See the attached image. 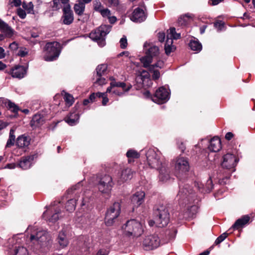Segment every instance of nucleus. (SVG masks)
Segmentation results:
<instances>
[{
	"instance_id": "412c9836",
	"label": "nucleus",
	"mask_w": 255,
	"mask_h": 255,
	"mask_svg": "<svg viewBox=\"0 0 255 255\" xmlns=\"http://www.w3.org/2000/svg\"><path fill=\"white\" fill-rule=\"evenodd\" d=\"M4 103L7 109L12 112L15 116L19 111V107L15 103L7 99L0 98V104Z\"/></svg>"
},
{
	"instance_id": "9d476101",
	"label": "nucleus",
	"mask_w": 255,
	"mask_h": 255,
	"mask_svg": "<svg viewBox=\"0 0 255 255\" xmlns=\"http://www.w3.org/2000/svg\"><path fill=\"white\" fill-rule=\"evenodd\" d=\"M121 213V205L115 202L107 210L105 216V223L107 226H111L114 220L117 219Z\"/></svg>"
},
{
	"instance_id": "4d7b16f0",
	"label": "nucleus",
	"mask_w": 255,
	"mask_h": 255,
	"mask_svg": "<svg viewBox=\"0 0 255 255\" xmlns=\"http://www.w3.org/2000/svg\"><path fill=\"white\" fill-rule=\"evenodd\" d=\"M110 80L111 81L110 83V86L107 88V92H110L112 88H116V86H112V84L115 83H118L116 81V79L114 77L112 76L110 77Z\"/></svg>"
},
{
	"instance_id": "1a4fd4ad",
	"label": "nucleus",
	"mask_w": 255,
	"mask_h": 255,
	"mask_svg": "<svg viewBox=\"0 0 255 255\" xmlns=\"http://www.w3.org/2000/svg\"><path fill=\"white\" fill-rule=\"evenodd\" d=\"M114 185L112 177L109 175H105L100 178L98 187L100 192L109 197Z\"/></svg>"
},
{
	"instance_id": "c85d7f7f",
	"label": "nucleus",
	"mask_w": 255,
	"mask_h": 255,
	"mask_svg": "<svg viewBox=\"0 0 255 255\" xmlns=\"http://www.w3.org/2000/svg\"><path fill=\"white\" fill-rule=\"evenodd\" d=\"M112 86H116L117 88H122V92H124V95L128 92L132 88V85L129 83H125L124 82H118V83H114L112 84Z\"/></svg>"
},
{
	"instance_id": "09e8293b",
	"label": "nucleus",
	"mask_w": 255,
	"mask_h": 255,
	"mask_svg": "<svg viewBox=\"0 0 255 255\" xmlns=\"http://www.w3.org/2000/svg\"><path fill=\"white\" fill-rule=\"evenodd\" d=\"M93 6L94 10L99 12L104 8L101 2L98 0L94 1Z\"/></svg>"
},
{
	"instance_id": "864d4df0",
	"label": "nucleus",
	"mask_w": 255,
	"mask_h": 255,
	"mask_svg": "<svg viewBox=\"0 0 255 255\" xmlns=\"http://www.w3.org/2000/svg\"><path fill=\"white\" fill-rule=\"evenodd\" d=\"M41 121V118L40 115H35L33 117L31 122V123H33V124L35 126H37V125L40 124Z\"/></svg>"
},
{
	"instance_id": "f704fd0d",
	"label": "nucleus",
	"mask_w": 255,
	"mask_h": 255,
	"mask_svg": "<svg viewBox=\"0 0 255 255\" xmlns=\"http://www.w3.org/2000/svg\"><path fill=\"white\" fill-rule=\"evenodd\" d=\"M126 155L128 158V162L130 163L132 161V159L138 158L139 157V153L134 149H129Z\"/></svg>"
},
{
	"instance_id": "a18cd8bd",
	"label": "nucleus",
	"mask_w": 255,
	"mask_h": 255,
	"mask_svg": "<svg viewBox=\"0 0 255 255\" xmlns=\"http://www.w3.org/2000/svg\"><path fill=\"white\" fill-rule=\"evenodd\" d=\"M57 241L61 247L62 248L64 247V231L63 229L61 230L58 234Z\"/></svg>"
},
{
	"instance_id": "f257e3e1",
	"label": "nucleus",
	"mask_w": 255,
	"mask_h": 255,
	"mask_svg": "<svg viewBox=\"0 0 255 255\" xmlns=\"http://www.w3.org/2000/svg\"><path fill=\"white\" fill-rule=\"evenodd\" d=\"M146 157L148 166L159 171V179L160 181L166 182L170 178V169L168 162L153 149H149L146 151Z\"/></svg>"
},
{
	"instance_id": "0e129e2a",
	"label": "nucleus",
	"mask_w": 255,
	"mask_h": 255,
	"mask_svg": "<svg viewBox=\"0 0 255 255\" xmlns=\"http://www.w3.org/2000/svg\"><path fill=\"white\" fill-rule=\"evenodd\" d=\"M9 48L13 51L16 50L18 49V44L15 42L11 43L9 46Z\"/></svg>"
},
{
	"instance_id": "6e6552de",
	"label": "nucleus",
	"mask_w": 255,
	"mask_h": 255,
	"mask_svg": "<svg viewBox=\"0 0 255 255\" xmlns=\"http://www.w3.org/2000/svg\"><path fill=\"white\" fill-rule=\"evenodd\" d=\"M61 51V46L58 42L47 43L43 50V59L46 61L56 60Z\"/></svg>"
},
{
	"instance_id": "473e14b6",
	"label": "nucleus",
	"mask_w": 255,
	"mask_h": 255,
	"mask_svg": "<svg viewBox=\"0 0 255 255\" xmlns=\"http://www.w3.org/2000/svg\"><path fill=\"white\" fill-rule=\"evenodd\" d=\"M75 102L73 96L68 93L65 92V108L71 107Z\"/></svg>"
},
{
	"instance_id": "e433bc0d",
	"label": "nucleus",
	"mask_w": 255,
	"mask_h": 255,
	"mask_svg": "<svg viewBox=\"0 0 255 255\" xmlns=\"http://www.w3.org/2000/svg\"><path fill=\"white\" fill-rule=\"evenodd\" d=\"M146 54L152 57L156 56L159 54V48L156 46H151L148 49Z\"/></svg>"
},
{
	"instance_id": "dca6fc26",
	"label": "nucleus",
	"mask_w": 255,
	"mask_h": 255,
	"mask_svg": "<svg viewBox=\"0 0 255 255\" xmlns=\"http://www.w3.org/2000/svg\"><path fill=\"white\" fill-rule=\"evenodd\" d=\"M133 172L128 168H126L119 173L117 177L118 184L121 185L125 182L130 180L132 177Z\"/></svg>"
},
{
	"instance_id": "72a5a7b5",
	"label": "nucleus",
	"mask_w": 255,
	"mask_h": 255,
	"mask_svg": "<svg viewBox=\"0 0 255 255\" xmlns=\"http://www.w3.org/2000/svg\"><path fill=\"white\" fill-rule=\"evenodd\" d=\"M77 199L73 198L69 200L65 206V208L69 212H73L75 210L76 208Z\"/></svg>"
},
{
	"instance_id": "7c9ffc66",
	"label": "nucleus",
	"mask_w": 255,
	"mask_h": 255,
	"mask_svg": "<svg viewBox=\"0 0 255 255\" xmlns=\"http://www.w3.org/2000/svg\"><path fill=\"white\" fill-rule=\"evenodd\" d=\"M82 186V182H79L77 184L72 186L70 189H69L67 190L68 194H75V195H77V194H78L79 192L81 191Z\"/></svg>"
},
{
	"instance_id": "5fc2aeb1",
	"label": "nucleus",
	"mask_w": 255,
	"mask_h": 255,
	"mask_svg": "<svg viewBox=\"0 0 255 255\" xmlns=\"http://www.w3.org/2000/svg\"><path fill=\"white\" fill-rule=\"evenodd\" d=\"M120 46L122 49H125L127 47L128 45L127 39L125 36H124L120 41Z\"/></svg>"
},
{
	"instance_id": "6ab92c4d",
	"label": "nucleus",
	"mask_w": 255,
	"mask_h": 255,
	"mask_svg": "<svg viewBox=\"0 0 255 255\" xmlns=\"http://www.w3.org/2000/svg\"><path fill=\"white\" fill-rule=\"evenodd\" d=\"M221 141L218 136H214L211 139L208 145V149L213 152H216L220 151L221 149Z\"/></svg>"
},
{
	"instance_id": "cd10ccee",
	"label": "nucleus",
	"mask_w": 255,
	"mask_h": 255,
	"mask_svg": "<svg viewBox=\"0 0 255 255\" xmlns=\"http://www.w3.org/2000/svg\"><path fill=\"white\" fill-rule=\"evenodd\" d=\"M85 9V3L81 0H78L77 2L74 4V10L79 16L83 15Z\"/></svg>"
},
{
	"instance_id": "20e7f679",
	"label": "nucleus",
	"mask_w": 255,
	"mask_h": 255,
	"mask_svg": "<svg viewBox=\"0 0 255 255\" xmlns=\"http://www.w3.org/2000/svg\"><path fill=\"white\" fill-rule=\"evenodd\" d=\"M63 207L62 201H54L43 213V218L50 223L56 222L59 219V215L61 213Z\"/></svg>"
},
{
	"instance_id": "0eeeda50",
	"label": "nucleus",
	"mask_w": 255,
	"mask_h": 255,
	"mask_svg": "<svg viewBox=\"0 0 255 255\" xmlns=\"http://www.w3.org/2000/svg\"><path fill=\"white\" fill-rule=\"evenodd\" d=\"M112 27L110 25L102 24L94 31L91 32L89 37L97 42L99 46L104 47L106 45V36L111 31Z\"/></svg>"
},
{
	"instance_id": "4468645a",
	"label": "nucleus",
	"mask_w": 255,
	"mask_h": 255,
	"mask_svg": "<svg viewBox=\"0 0 255 255\" xmlns=\"http://www.w3.org/2000/svg\"><path fill=\"white\" fill-rule=\"evenodd\" d=\"M238 162L236 157L233 154L227 153L223 156V161L222 166L224 168L231 169L232 172L235 170L234 167Z\"/></svg>"
},
{
	"instance_id": "aec40b11",
	"label": "nucleus",
	"mask_w": 255,
	"mask_h": 255,
	"mask_svg": "<svg viewBox=\"0 0 255 255\" xmlns=\"http://www.w3.org/2000/svg\"><path fill=\"white\" fill-rule=\"evenodd\" d=\"M0 30L8 38L12 37L15 33L10 26L1 19H0Z\"/></svg>"
},
{
	"instance_id": "49530a36",
	"label": "nucleus",
	"mask_w": 255,
	"mask_h": 255,
	"mask_svg": "<svg viewBox=\"0 0 255 255\" xmlns=\"http://www.w3.org/2000/svg\"><path fill=\"white\" fill-rule=\"evenodd\" d=\"M214 27L220 32L224 30L225 28V23L222 21H218L214 23Z\"/></svg>"
},
{
	"instance_id": "37998d69",
	"label": "nucleus",
	"mask_w": 255,
	"mask_h": 255,
	"mask_svg": "<svg viewBox=\"0 0 255 255\" xmlns=\"http://www.w3.org/2000/svg\"><path fill=\"white\" fill-rule=\"evenodd\" d=\"M53 0V5L52 8L53 10H57L62 7V4L64 3V0Z\"/></svg>"
},
{
	"instance_id": "f03ea898",
	"label": "nucleus",
	"mask_w": 255,
	"mask_h": 255,
	"mask_svg": "<svg viewBox=\"0 0 255 255\" xmlns=\"http://www.w3.org/2000/svg\"><path fill=\"white\" fill-rule=\"evenodd\" d=\"M27 231L30 233V246L34 250H40L47 246L50 237L46 230L36 226H29Z\"/></svg>"
},
{
	"instance_id": "bf43d9fd",
	"label": "nucleus",
	"mask_w": 255,
	"mask_h": 255,
	"mask_svg": "<svg viewBox=\"0 0 255 255\" xmlns=\"http://www.w3.org/2000/svg\"><path fill=\"white\" fill-rule=\"evenodd\" d=\"M108 2L111 6L117 7L119 4V0H108Z\"/></svg>"
},
{
	"instance_id": "de8ad7c7",
	"label": "nucleus",
	"mask_w": 255,
	"mask_h": 255,
	"mask_svg": "<svg viewBox=\"0 0 255 255\" xmlns=\"http://www.w3.org/2000/svg\"><path fill=\"white\" fill-rule=\"evenodd\" d=\"M28 50L27 48L21 47L19 48L17 54L20 57H23L26 56L28 54Z\"/></svg>"
},
{
	"instance_id": "a211bd4d",
	"label": "nucleus",
	"mask_w": 255,
	"mask_h": 255,
	"mask_svg": "<svg viewBox=\"0 0 255 255\" xmlns=\"http://www.w3.org/2000/svg\"><path fill=\"white\" fill-rule=\"evenodd\" d=\"M34 155H30L21 158L17 166L23 170H27L30 168L33 164Z\"/></svg>"
},
{
	"instance_id": "5701e85b",
	"label": "nucleus",
	"mask_w": 255,
	"mask_h": 255,
	"mask_svg": "<svg viewBox=\"0 0 255 255\" xmlns=\"http://www.w3.org/2000/svg\"><path fill=\"white\" fill-rule=\"evenodd\" d=\"M79 118L80 116L78 113L75 112L70 113L67 119L65 120V122L69 125L73 126L79 123Z\"/></svg>"
},
{
	"instance_id": "4be33fe9",
	"label": "nucleus",
	"mask_w": 255,
	"mask_h": 255,
	"mask_svg": "<svg viewBox=\"0 0 255 255\" xmlns=\"http://www.w3.org/2000/svg\"><path fill=\"white\" fill-rule=\"evenodd\" d=\"M26 68L22 66H17L11 70V74L13 77L22 78L25 75Z\"/></svg>"
},
{
	"instance_id": "13d9d810",
	"label": "nucleus",
	"mask_w": 255,
	"mask_h": 255,
	"mask_svg": "<svg viewBox=\"0 0 255 255\" xmlns=\"http://www.w3.org/2000/svg\"><path fill=\"white\" fill-rule=\"evenodd\" d=\"M106 79L102 77V76H98L95 83L99 85H103L106 84Z\"/></svg>"
},
{
	"instance_id": "3c124183",
	"label": "nucleus",
	"mask_w": 255,
	"mask_h": 255,
	"mask_svg": "<svg viewBox=\"0 0 255 255\" xmlns=\"http://www.w3.org/2000/svg\"><path fill=\"white\" fill-rule=\"evenodd\" d=\"M185 17H189L188 14H185L183 16H181L178 18V24L180 25H185L187 24V21L185 19Z\"/></svg>"
},
{
	"instance_id": "e2e57ef3",
	"label": "nucleus",
	"mask_w": 255,
	"mask_h": 255,
	"mask_svg": "<svg viewBox=\"0 0 255 255\" xmlns=\"http://www.w3.org/2000/svg\"><path fill=\"white\" fill-rule=\"evenodd\" d=\"M165 34L164 32H160L158 33V40L160 42H163L165 39Z\"/></svg>"
},
{
	"instance_id": "c9c22d12",
	"label": "nucleus",
	"mask_w": 255,
	"mask_h": 255,
	"mask_svg": "<svg viewBox=\"0 0 255 255\" xmlns=\"http://www.w3.org/2000/svg\"><path fill=\"white\" fill-rule=\"evenodd\" d=\"M141 62L143 64V66L145 68H149L151 65L150 64L152 62V57L148 54L146 56H143L140 59Z\"/></svg>"
},
{
	"instance_id": "9b49d317",
	"label": "nucleus",
	"mask_w": 255,
	"mask_h": 255,
	"mask_svg": "<svg viewBox=\"0 0 255 255\" xmlns=\"http://www.w3.org/2000/svg\"><path fill=\"white\" fill-rule=\"evenodd\" d=\"M169 99V92L164 87L159 88L152 98L153 102L158 104L166 103Z\"/></svg>"
},
{
	"instance_id": "69168bd1",
	"label": "nucleus",
	"mask_w": 255,
	"mask_h": 255,
	"mask_svg": "<svg viewBox=\"0 0 255 255\" xmlns=\"http://www.w3.org/2000/svg\"><path fill=\"white\" fill-rule=\"evenodd\" d=\"M207 184H208V186H210V187H209V186H208V187H207V188H208V189H207V190H206V191H207V192H210V191H211V190H212V189H213V183H212V180H211V177H210V179H209V180H208L207 181Z\"/></svg>"
},
{
	"instance_id": "ea45409f",
	"label": "nucleus",
	"mask_w": 255,
	"mask_h": 255,
	"mask_svg": "<svg viewBox=\"0 0 255 255\" xmlns=\"http://www.w3.org/2000/svg\"><path fill=\"white\" fill-rule=\"evenodd\" d=\"M198 207L195 205L187 206L188 216L193 217L197 212Z\"/></svg>"
},
{
	"instance_id": "774afa93",
	"label": "nucleus",
	"mask_w": 255,
	"mask_h": 255,
	"mask_svg": "<svg viewBox=\"0 0 255 255\" xmlns=\"http://www.w3.org/2000/svg\"><path fill=\"white\" fill-rule=\"evenodd\" d=\"M177 144L178 148L180 149L181 151L183 152L186 149L184 144L182 142H181L180 143L178 142Z\"/></svg>"
},
{
	"instance_id": "052dcab7",
	"label": "nucleus",
	"mask_w": 255,
	"mask_h": 255,
	"mask_svg": "<svg viewBox=\"0 0 255 255\" xmlns=\"http://www.w3.org/2000/svg\"><path fill=\"white\" fill-rule=\"evenodd\" d=\"M150 66H154V68L155 67L162 68L164 66V62L162 60H158L155 64L151 65Z\"/></svg>"
},
{
	"instance_id": "c756f323",
	"label": "nucleus",
	"mask_w": 255,
	"mask_h": 255,
	"mask_svg": "<svg viewBox=\"0 0 255 255\" xmlns=\"http://www.w3.org/2000/svg\"><path fill=\"white\" fill-rule=\"evenodd\" d=\"M180 37V33H177L174 27H171L167 30L166 38L171 39L173 41V39H178Z\"/></svg>"
},
{
	"instance_id": "338daca9",
	"label": "nucleus",
	"mask_w": 255,
	"mask_h": 255,
	"mask_svg": "<svg viewBox=\"0 0 255 255\" xmlns=\"http://www.w3.org/2000/svg\"><path fill=\"white\" fill-rule=\"evenodd\" d=\"M108 93H107V91L106 92V94L105 95L102 97L103 100H102V105L103 106H106L107 104V103L109 102V99L108 98L107 94Z\"/></svg>"
},
{
	"instance_id": "b1692460",
	"label": "nucleus",
	"mask_w": 255,
	"mask_h": 255,
	"mask_svg": "<svg viewBox=\"0 0 255 255\" xmlns=\"http://www.w3.org/2000/svg\"><path fill=\"white\" fill-rule=\"evenodd\" d=\"M30 138L24 135L19 136L16 141V145L19 148L27 147L30 144Z\"/></svg>"
},
{
	"instance_id": "58836bf2",
	"label": "nucleus",
	"mask_w": 255,
	"mask_h": 255,
	"mask_svg": "<svg viewBox=\"0 0 255 255\" xmlns=\"http://www.w3.org/2000/svg\"><path fill=\"white\" fill-rule=\"evenodd\" d=\"M14 255H28L27 250L23 247H18L14 250Z\"/></svg>"
},
{
	"instance_id": "423d86ee",
	"label": "nucleus",
	"mask_w": 255,
	"mask_h": 255,
	"mask_svg": "<svg viewBox=\"0 0 255 255\" xmlns=\"http://www.w3.org/2000/svg\"><path fill=\"white\" fill-rule=\"evenodd\" d=\"M195 197V193L189 185L186 184L182 188L180 186L179 191L176 198L181 208L191 204L194 201Z\"/></svg>"
},
{
	"instance_id": "39448f33",
	"label": "nucleus",
	"mask_w": 255,
	"mask_h": 255,
	"mask_svg": "<svg viewBox=\"0 0 255 255\" xmlns=\"http://www.w3.org/2000/svg\"><path fill=\"white\" fill-rule=\"evenodd\" d=\"M154 214L156 217V226L163 228L168 225L170 220L169 213L166 205L158 204L154 207Z\"/></svg>"
},
{
	"instance_id": "7ed1b4c3",
	"label": "nucleus",
	"mask_w": 255,
	"mask_h": 255,
	"mask_svg": "<svg viewBox=\"0 0 255 255\" xmlns=\"http://www.w3.org/2000/svg\"><path fill=\"white\" fill-rule=\"evenodd\" d=\"M144 225L135 219L128 220L122 227L123 234L127 237L137 238L143 234Z\"/></svg>"
},
{
	"instance_id": "4c0bfd02",
	"label": "nucleus",
	"mask_w": 255,
	"mask_h": 255,
	"mask_svg": "<svg viewBox=\"0 0 255 255\" xmlns=\"http://www.w3.org/2000/svg\"><path fill=\"white\" fill-rule=\"evenodd\" d=\"M23 8L28 13L34 14V5L32 2L26 3L23 2L22 4Z\"/></svg>"
},
{
	"instance_id": "680f3d73",
	"label": "nucleus",
	"mask_w": 255,
	"mask_h": 255,
	"mask_svg": "<svg viewBox=\"0 0 255 255\" xmlns=\"http://www.w3.org/2000/svg\"><path fill=\"white\" fill-rule=\"evenodd\" d=\"M15 139L13 138H10L8 137V139L7 141L5 147H10L11 146L13 145L14 144Z\"/></svg>"
},
{
	"instance_id": "a878e982",
	"label": "nucleus",
	"mask_w": 255,
	"mask_h": 255,
	"mask_svg": "<svg viewBox=\"0 0 255 255\" xmlns=\"http://www.w3.org/2000/svg\"><path fill=\"white\" fill-rule=\"evenodd\" d=\"M74 20V14L73 11L68 6H65V24L69 25Z\"/></svg>"
},
{
	"instance_id": "79ce46f5",
	"label": "nucleus",
	"mask_w": 255,
	"mask_h": 255,
	"mask_svg": "<svg viewBox=\"0 0 255 255\" xmlns=\"http://www.w3.org/2000/svg\"><path fill=\"white\" fill-rule=\"evenodd\" d=\"M148 69L151 73H152V77L153 79L156 80L159 78L160 72L158 70H156L154 68V66H149Z\"/></svg>"
},
{
	"instance_id": "8fccbe9b",
	"label": "nucleus",
	"mask_w": 255,
	"mask_h": 255,
	"mask_svg": "<svg viewBox=\"0 0 255 255\" xmlns=\"http://www.w3.org/2000/svg\"><path fill=\"white\" fill-rule=\"evenodd\" d=\"M140 77L142 81L144 82L146 80H148L149 79L150 75L147 71L143 70L140 74Z\"/></svg>"
},
{
	"instance_id": "6e6d98bb",
	"label": "nucleus",
	"mask_w": 255,
	"mask_h": 255,
	"mask_svg": "<svg viewBox=\"0 0 255 255\" xmlns=\"http://www.w3.org/2000/svg\"><path fill=\"white\" fill-rule=\"evenodd\" d=\"M17 14L21 19H24L26 15L25 10L21 8H18L17 9Z\"/></svg>"
},
{
	"instance_id": "603ef678",
	"label": "nucleus",
	"mask_w": 255,
	"mask_h": 255,
	"mask_svg": "<svg viewBox=\"0 0 255 255\" xmlns=\"http://www.w3.org/2000/svg\"><path fill=\"white\" fill-rule=\"evenodd\" d=\"M99 12L104 17H108L111 14V11L107 8H103Z\"/></svg>"
},
{
	"instance_id": "2eb2a0df",
	"label": "nucleus",
	"mask_w": 255,
	"mask_h": 255,
	"mask_svg": "<svg viewBox=\"0 0 255 255\" xmlns=\"http://www.w3.org/2000/svg\"><path fill=\"white\" fill-rule=\"evenodd\" d=\"M147 15L144 10L139 7L135 8L131 15L130 19L135 23H141L145 20Z\"/></svg>"
},
{
	"instance_id": "ddd939ff",
	"label": "nucleus",
	"mask_w": 255,
	"mask_h": 255,
	"mask_svg": "<svg viewBox=\"0 0 255 255\" xmlns=\"http://www.w3.org/2000/svg\"><path fill=\"white\" fill-rule=\"evenodd\" d=\"M160 240L156 235H151L146 236L144 239L143 244L146 250H153L158 247Z\"/></svg>"
},
{
	"instance_id": "393cba45",
	"label": "nucleus",
	"mask_w": 255,
	"mask_h": 255,
	"mask_svg": "<svg viewBox=\"0 0 255 255\" xmlns=\"http://www.w3.org/2000/svg\"><path fill=\"white\" fill-rule=\"evenodd\" d=\"M250 219V217L248 215H245L242 218L238 219L233 225L232 227L235 230H237L243 227L249 222Z\"/></svg>"
},
{
	"instance_id": "2f4dec72",
	"label": "nucleus",
	"mask_w": 255,
	"mask_h": 255,
	"mask_svg": "<svg viewBox=\"0 0 255 255\" xmlns=\"http://www.w3.org/2000/svg\"><path fill=\"white\" fill-rule=\"evenodd\" d=\"M174 49L175 47L173 45V41L172 40V39L166 38L164 46L165 53L167 55H169Z\"/></svg>"
},
{
	"instance_id": "c03bdc74",
	"label": "nucleus",
	"mask_w": 255,
	"mask_h": 255,
	"mask_svg": "<svg viewBox=\"0 0 255 255\" xmlns=\"http://www.w3.org/2000/svg\"><path fill=\"white\" fill-rule=\"evenodd\" d=\"M107 93L120 97L124 96V92H122L121 90L118 89L117 87L112 88L110 92L107 91Z\"/></svg>"
},
{
	"instance_id": "bb28decb",
	"label": "nucleus",
	"mask_w": 255,
	"mask_h": 255,
	"mask_svg": "<svg viewBox=\"0 0 255 255\" xmlns=\"http://www.w3.org/2000/svg\"><path fill=\"white\" fill-rule=\"evenodd\" d=\"M189 46L192 50L195 51L196 53L199 52L202 49V45L201 43L197 39L195 38L190 40L189 43Z\"/></svg>"
},
{
	"instance_id": "f3484780",
	"label": "nucleus",
	"mask_w": 255,
	"mask_h": 255,
	"mask_svg": "<svg viewBox=\"0 0 255 255\" xmlns=\"http://www.w3.org/2000/svg\"><path fill=\"white\" fill-rule=\"evenodd\" d=\"M145 193L142 191L135 192L130 198L131 203L133 206V210L138 207L144 202Z\"/></svg>"
},
{
	"instance_id": "f8f14e48",
	"label": "nucleus",
	"mask_w": 255,
	"mask_h": 255,
	"mask_svg": "<svg viewBox=\"0 0 255 255\" xmlns=\"http://www.w3.org/2000/svg\"><path fill=\"white\" fill-rule=\"evenodd\" d=\"M174 168L178 173H184L189 169V163L188 159L184 157H177L174 163Z\"/></svg>"
},
{
	"instance_id": "a19ab883",
	"label": "nucleus",
	"mask_w": 255,
	"mask_h": 255,
	"mask_svg": "<svg viewBox=\"0 0 255 255\" xmlns=\"http://www.w3.org/2000/svg\"><path fill=\"white\" fill-rule=\"evenodd\" d=\"M107 69V65L101 64L98 65L96 68L97 75L98 76H102Z\"/></svg>"
}]
</instances>
